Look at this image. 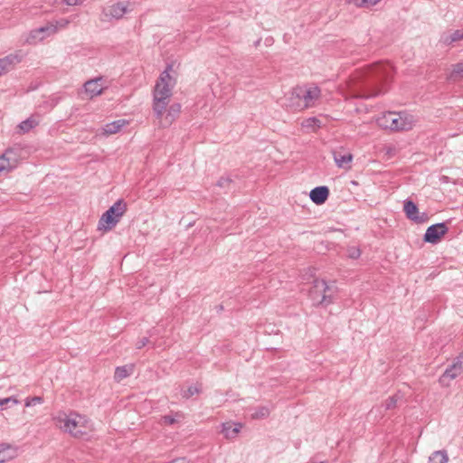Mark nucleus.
<instances>
[{"mask_svg": "<svg viewBox=\"0 0 463 463\" xmlns=\"http://www.w3.org/2000/svg\"><path fill=\"white\" fill-rule=\"evenodd\" d=\"M392 74V67L387 62H377L357 70L346 82L349 96L369 99L384 93Z\"/></svg>", "mask_w": 463, "mask_h": 463, "instance_id": "1", "label": "nucleus"}, {"mask_svg": "<svg viewBox=\"0 0 463 463\" xmlns=\"http://www.w3.org/2000/svg\"><path fill=\"white\" fill-rule=\"evenodd\" d=\"M321 98V90L316 84L294 87L287 95V106L295 110H304L317 106Z\"/></svg>", "mask_w": 463, "mask_h": 463, "instance_id": "2", "label": "nucleus"}, {"mask_svg": "<svg viewBox=\"0 0 463 463\" xmlns=\"http://www.w3.org/2000/svg\"><path fill=\"white\" fill-rule=\"evenodd\" d=\"M168 67L157 79L153 90V112L156 117H162L167 108L175 84V80L170 75Z\"/></svg>", "mask_w": 463, "mask_h": 463, "instance_id": "3", "label": "nucleus"}, {"mask_svg": "<svg viewBox=\"0 0 463 463\" xmlns=\"http://www.w3.org/2000/svg\"><path fill=\"white\" fill-rule=\"evenodd\" d=\"M376 123L383 129L394 132L408 131L413 128L415 118L406 111H387L376 118Z\"/></svg>", "mask_w": 463, "mask_h": 463, "instance_id": "4", "label": "nucleus"}, {"mask_svg": "<svg viewBox=\"0 0 463 463\" xmlns=\"http://www.w3.org/2000/svg\"><path fill=\"white\" fill-rule=\"evenodd\" d=\"M60 428L75 438H82L92 431V423L85 416L71 412L59 416Z\"/></svg>", "mask_w": 463, "mask_h": 463, "instance_id": "5", "label": "nucleus"}, {"mask_svg": "<svg viewBox=\"0 0 463 463\" xmlns=\"http://www.w3.org/2000/svg\"><path fill=\"white\" fill-rule=\"evenodd\" d=\"M136 6L134 0H118L108 6L102 7L99 20L110 23L113 20H120L125 14L131 13Z\"/></svg>", "mask_w": 463, "mask_h": 463, "instance_id": "6", "label": "nucleus"}, {"mask_svg": "<svg viewBox=\"0 0 463 463\" xmlns=\"http://www.w3.org/2000/svg\"><path fill=\"white\" fill-rule=\"evenodd\" d=\"M127 211V203L123 200H118L100 217L99 230L109 231L120 221Z\"/></svg>", "mask_w": 463, "mask_h": 463, "instance_id": "7", "label": "nucleus"}, {"mask_svg": "<svg viewBox=\"0 0 463 463\" xmlns=\"http://www.w3.org/2000/svg\"><path fill=\"white\" fill-rule=\"evenodd\" d=\"M331 288L323 279H315L309 291L312 300L318 305L327 306L332 303Z\"/></svg>", "mask_w": 463, "mask_h": 463, "instance_id": "8", "label": "nucleus"}, {"mask_svg": "<svg viewBox=\"0 0 463 463\" xmlns=\"http://www.w3.org/2000/svg\"><path fill=\"white\" fill-rule=\"evenodd\" d=\"M20 149L10 147L0 156V176H5L13 171L19 163Z\"/></svg>", "mask_w": 463, "mask_h": 463, "instance_id": "9", "label": "nucleus"}, {"mask_svg": "<svg viewBox=\"0 0 463 463\" xmlns=\"http://www.w3.org/2000/svg\"><path fill=\"white\" fill-rule=\"evenodd\" d=\"M53 34H55V27L49 25L47 23L43 26L30 31L25 36L24 43L29 45H35Z\"/></svg>", "mask_w": 463, "mask_h": 463, "instance_id": "10", "label": "nucleus"}, {"mask_svg": "<svg viewBox=\"0 0 463 463\" xmlns=\"http://www.w3.org/2000/svg\"><path fill=\"white\" fill-rule=\"evenodd\" d=\"M403 212L409 220L416 223H424L430 220V216L426 213H420L417 205L411 200L404 201Z\"/></svg>", "mask_w": 463, "mask_h": 463, "instance_id": "11", "label": "nucleus"}, {"mask_svg": "<svg viewBox=\"0 0 463 463\" xmlns=\"http://www.w3.org/2000/svg\"><path fill=\"white\" fill-rule=\"evenodd\" d=\"M181 112V105L178 103H174L172 105H168L165 109V113L162 117H156L158 120V124L162 128H167L177 118Z\"/></svg>", "mask_w": 463, "mask_h": 463, "instance_id": "12", "label": "nucleus"}, {"mask_svg": "<svg viewBox=\"0 0 463 463\" xmlns=\"http://www.w3.org/2000/svg\"><path fill=\"white\" fill-rule=\"evenodd\" d=\"M23 55L21 52L8 54L0 59V77L12 71L16 64L21 62Z\"/></svg>", "mask_w": 463, "mask_h": 463, "instance_id": "13", "label": "nucleus"}, {"mask_svg": "<svg viewBox=\"0 0 463 463\" xmlns=\"http://www.w3.org/2000/svg\"><path fill=\"white\" fill-rule=\"evenodd\" d=\"M103 78L98 77L84 83V91L90 99L100 95L106 86L103 85Z\"/></svg>", "mask_w": 463, "mask_h": 463, "instance_id": "14", "label": "nucleus"}, {"mask_svg": "<svg viewBox=\"0 0 463 463\" xmlns=\"http://www.w3.org/2000/svg\"><path fill=\"white\" fill-rule=\"evenodd\" d=\"M127 124H128V121L125 119L115 120L113 122L106 124L100 130H99L97 135H102V136L107 137V136L117 134Z\"/></svg>", "mask_w": 463, "mask_h": 463, "instance_id": "15", "label": "nucleus"}, {"mask_svg": "<svg viewBox=\"0 0 463 463\" xmlns=\"http://www.w3.org/2000/svg\"><path fill=\"white\" fill-rule=\"evenodd\" d=\"M334 160L340 168L350 169L353 156L349 152L344 150L334 151Z\"/></svg>", "mask_w": 463, "mask_h": 463, "instance_id": "16", "label": "nucleus"}, {"mask_svg": "<svg viewBox=\"0 0 463 463\" xmlns=\"http://www.w3.org/2000/svg\"><path fill=\"white\" fill-rule=\"evenodd\" d=\"M241 428V423L229 421L222 424L221 432L224 435L226 439H233L238 436Z\"/></svg>", "mask_w": 463, "mask_h": 463, "instance_id": "17", "label": "nucleus"}, {"mask_svg": "<svg viewBox=\"0 0 463 463\" xmlns=\"http://www.w3.org/2000/svg\"><path fill=\"white\" fill-rule=\"evenodd\" d=\"M329 195V189L326 186H317L311 190L309 197L313 203L319 205L324 203Z\"/></svg>", "mask_w": 463, "mask_h": 463, "instance_id": "18", "label": "nucleus"}, {"mask_svg": "<svg viewBox=\"0 0 463 463\" xmlns=\"http://www.w3.org/2000/svg\"><path fill=\"white\" fill-rule=\"evenodd\" d=\"M18 449L7 443L0 444V463H5L17 457Z\"/></svg>", "mask_w": 463, "mask_h": 463, "instance_id": "19", "label": "nucleus"}, {"mask_svg": "<svg viewBox=\"0 0 463 463\" xmlns=\"http://www.w3.org/2000/svg\"><path fill=\"white\" fill-rule=\"evenodd\" d=\"M463 40V28L452 32L445 33L440 35L439 43L450 45L453 43Z\"/></svg>", "mask_w": 463, "mask_h": 463, "instance_id": "20", "label": "nucleus"}, {"mask_svg": "<svg viewBox=\"0 0 463 463\" xmlns=\"http://www.w3.org/2000/svg\"><path fill=\"white\" fill-rule=\"evenodd\" d=\"M445 371L454 378L463 373V351L454 359L453 363Z\"/></svg>", "mask_w": 463, "mask_h": 463, "instance_id": "21", "label": "nucleus"}, {"mask_svg": "<svg viewBox=\"0 0 463 463\" xmlns=\"http://www.w3.org/2000/svg\"><path fill=\"white\" fill-rule=\"evenodd\" d=\"M134 372V364H126L118 366L115 370L114 379L116 382H121L123 379L131 375Z\"/></svg>", "mask_w": 463, "mask_h": 463, "instance_id": "22", "label": "nucleus"}, {"mask_svg": "<svg viewBox=\"0 0 463 463\" xmlns=\"http://www.w3.org/2000/svg\"><path fill=\"white\" fill-rule=\"evenodd\" d=\"M301 128L307 133L315 132L321 128V121L315 117L308 118L301 122Z\"/></svg>", "mask_w": 463, "mask_h": 463, "instance_id": "23", "label": "nucleus"}, {"mask_svg": "<svg viewBox=\"0 0 463 463\" xmlns=\"http://www.w3.org/2000/svg\"><path fill=\"white\" fill-rule=\"evenodd\" d=\"M39 117L38 116H32L28 118L27 119L22 121L18 128L21 131V133H26L30 131L32 128L39 125Z\"/></svg>", "mask_w": 463, "mask_h": 463, "instance_id": "24", "label": "nucleus"}, {"mask_svg": "<svg viewBox=\"0 0 463 463\" xmlns=\"http://www.w3.org/2000/svg\"><path fill=\"white\" fill-rule=\"evenodd\" d=\"M463 79V61L458 62L452 66V70L448 75V80L457 81Z\"/></svg>", "mask_w": 463, "mask_h": 463, "instance_id": "25", "label": "nucleus"}, {"mask_svg": "<svg viewBox=\"0 0 463 463\" xmlns=\"http://www.w3.org/2000/svg\"><path fill=\"white\" fill-rule=\"evenodd\" d=\"M381 0H349V3L359 8H370L377 5Z\"/></svg>", "mask_w": 463, "mask_h": 463, "instance_id": "26", "label": "nucleus"}, {"mask_svg": "<svg viewBox=\"0 0 463 463\" xmlns=\"http://www.w3.org/2000/svg\"><path fill=\"white\" fill-rule=\"evenodd\" d=\"M448 231L445 222L436 223V243H438L443 236L448 233Z\"/></svg>", "mask_w": 463, "mask_h": 463, "instance_id": "27", "label": "nucleus"}, {"mask_svg": "<svg viewBox=\"0 0 463 463\" xmlns=\"http://www.w3.org/2000/svg\"><path fill=\"white\" fill-rule=\"evenodd\" d=\"M71 20L68 18H61L59 20H56L54 22H49V25H52L55 27V33H58L61 29H65L70 24Z\"/></svg>", "mask_w": 463, "mask_h": 463, "instance_id": "28", "label": "nucleus"}, {"mask_svg": "<svg viewBox=\"0 0 463 463\" xmlns=\"http://www.w3.org/2000/svg\"><path fill=\"white\" fill-rule=\"evenodd\" d=\"M269 409L267 407H260L252 413V419H265L269 415Z\"/></svg>", "mask_w": 463, "mask_h": 463, "instance_id": "29", "label": "nucleus"}, {"mask_svg": "<svg viewBox=\"0 0 463 463\" xmlns=\"http://www.w3.org/2000/svg\"><path fill=\"white\" fill-rule=\"evenodd\" d=\"M200 392V389L197 385H192L188 387L186 390H182V397L185 399H189L194 394H198Z\"/></svg>", "mask_w": 463, "mask_h": 463, "instance_id": "30", "label": "nucleus"}, {"mask_svg": "<svg viewBox=\"0 0 463 463\" xmlns=\"http://www.w3.org/2000/svg\"><path fill=\"white\" fill-rule=\"evenodd\" d=\"M454 379L455 378L452 377L451 374L445 371L443 374L439 377V383L442 386L449 387Z\"/></svg>", "mask_w": 463, "mask_h": 463, "instance_id": "31", "label": "nucleus"}, {"mask_svg": "<svg viewBox=\"0 0 463 463\" xmlns=\"http://www.w3.org/2000/svg\"><path fill=\"white\" fill-rule=\"evenodd\" d=\"M181 417H182V415L180 413H176L175 417H174L172 415H165L162 418V422L164 424L173 425L175 422H177L178 419H180Z\"/></svg>", "mask_w": 463, "mask_h": 463, "instance_id": "32", "label": "nucleus"}, {"mask_svg": "<svg viewBox=\"0 0 463 463\" xmlns=\"http://www.w3.org/2000/svg\"><path fill=\"white\" fill-rule=\"evenodd\" d=\"M439 458V461L436 463H448L449 456L446 450H436V459Z\"/></svg>", "mask_w": 463, "mask_h": 463, "instance_id": "33", "label": "nucleus"}, {"mask_svg": "<svg viewBox=\"0 0 463 463\" xmlns=\"http://www.w3.org/2000/svg\"><path fill=\"white\" fill-rule=\"evenodd\" d=\"M43 402V399L41 396H34L33 398H28L25 401V406L31 407L36 404H42Z\"/></svg>", "mask_w": 463, "mask_h": 463, "instance_id": "34", "label": "nucleus"}, {"mask_svg": "<svg viewBox=\"0 0 463 463\" xmlns=\"http://www.w3.org/2000/svg\"><path fill=\"white\" fill-rule=\"evenodd\" d=\"M425 241L434 243V224L430 225L425 233L424 236Z\"/></svg>", "mask_w": 463, "mask_h": 463, "instance_id": "35", "label": "nucleus"}, {"mask_svg": "<svg viewBox=\"0 0 463 463\" xmlns=\"http://www.w3.org/2000/svg\"><path fill=\"white\" fill-rule=\"evenodd\" d=\"M348 257L351 259H357L361 255V250L356 247H350L347 250Z\"/></svg>", "mask_w": 463, "mask_h": 463, "instance_id": "36", "label": "nucleus"}, {"mask_svg": "<svg viewBox=\"0 0 463 463\" xmlns=\"http://www.w3.org/2000/svg\"><path fill=\"white\" fill-rule=\"evenodd\" d=\"M10 403L16 405L19 403V401L15 397L0 399V406L8 405Z\"/></svg>", "mask_w": 463, "mask_h": 463, "instance_id": "37", "label": "nucleus"}, {"mask_svg": "<svg viewBox=\"0 0 463 463\" xmlns=\"http://www.w3.org/2000/svg\"><path fill=\"white\" fill-rule=\"evenodd\" d=\"M397 404V398L396 396L390 397L388 400H386L384 406L386 410H391L396 407Z\"/></svg>", "mask_w": 463, "mask_h": 463, "instance_id": "38", "label": "nucleus"}, {"mask_svg": "<svg viewBox=\"0 0 463 463\" xmlns=\"http://www.w3.org/2000/svg\"><path fill=\"white\" fill-rule=\"evenodd\" d=\"M148 343H149V339L147 337H142L141 339H139L137 342L136 346L137 349H141L142 347L146 345Z\"/></svg>", "mask_w": 463, "mask_h": 463, "instance_id": "39", "label": "nucleus"}, {"mask_svg": "<svg viewBox=\"0 0 463 463\" xmlns=\"http://www.w3.org/2000/svg\"><path fill=\"white\" fill-rule=\"evenodd\" d=\"M84 0H62V2L68 6H75L80 5L83 3Z\"/></svg>", "mask_w": 463, "mask_h": 463, "instance_id": "40", "label": "nucleus"}, {"mask_svg": "<svg viewBox=\"0 0 463 463\" xmlns=\"http://www.w3.org/2000/svg\"><path fill=\"white\" fill-rule=\"evenodd\" d=\"M230 184H231V180L227 177H222L217 183L218 186H221V187H228L230 185Z\"/></svg>", "mask_w": 463, "mask_h": 463, "instance_id": "41", "label": "nucleus"}, {"mask_svg": "<svg viewBox=\"0 0 463 463\" xmlns=\"http://www.w3.org/2000/svg\"><path fill=\"white\" fill-rule=\"evenodd\" d=\"M439 181H440L441 183H449V177H448V176H446V175H441V176L439 177Z\"/></svg>", "mask_w": 463, "mask_h": 463, "instance_id": "42", "label": "nucleus"}]
</instances>
